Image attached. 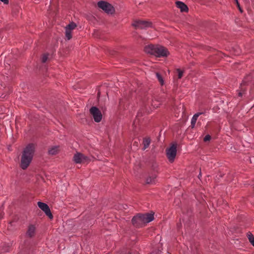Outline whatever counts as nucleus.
<instances>
[{
	"mask_svg": "<svg viewBox=\"0 0 254 254\" xmlns=\"http://www.w3.org/2000/svg\"><path fill=\"white\" fill-rule=\"evenodd\" d=\"M35 151V146L32 143L27 145L23 149L21 156L20 167L25 170L30 164Z\"/></svg>",
	"mask_w": 254,
	"mask_h": 254,
	"instance_id": "1",
	"label": "nucleus"
},
{
	"mask_svg": "<svg viewBox=\"0 0 254 254\" xmlns=\"http://www.w3.org/2000/svg\"><path fill=\"white\" fill-rule=\"evenodd\" d=\"M154 214L138 213L133 217L131 222L133 226L136 228H140L147 223L151 222L154 219Z\"/></svg>",
	"mask_w": 254,
	"mask_h": 254,
	"instance_id": "2",
	"label": "nucleus"
},
{
	"mask_svg": "<svg viewBox=\"0 0 254 254\" xmlns=\"http://www.w3.org/2000/svg\"><path fill=\"white\" fill-rule=\"evenodd\" d=\"M97 6L108 14H113L115 8L111 4L106 1L100 0L97 2Z\"/></svg>",
	"mask_w": 254,
	"mask_h": 254,
	"instance_id": "3",
	"label": "nucleus"
},
{
	"mask_svg": "<svg viewBox=\"0 0 254 254\" xmlns=\"http://www.w3.org/2000/svg\"><path fill=\"white\" fill-rule=\"evenodd\" d=\"M177 154V144L173 143L166 149L167 157L171 163L174 162Z\"/></svg>",
	"mask_w": 254,
	"mask_h": 254,
	"instance_id": "4",
	"label": "nucleus"
},
{
	"mask_svg": "<svg viewBox=\"0 0 254 254\" xmlns=\"http://www.w3.org/2000/svg\"><path fill=\"white\" fill-rule=\"evenodd\" d=\"M132 25L136 29H143L151 27L152 24L151 22L148 21L139 20L134 21Z\"/></svg>",
	"mask_w": 254,
	"mask_h": 254,
	"instance_id": "5",
	"label": "nucleus"
},
{
	"mask_svg": "<svg viewBox=\"0 0 254 254\" xmlns=\"http://www.w3.org/2000/svg\"><path fill=\"white\" fill-rule=\"evenodd\" d=\"M90 113L92 115L94 120L96 123L100 122L102 119V115L100 110L95 106L90 109Z\"/></svg>",
	"mask_w": 254,
	"mask_h": 254,
	"instance_id": "6",
	"label": "nucleus"
},
{
	"mask_svg": "<svg viewBox=\"0 0 254 254\" xmlns=\"http://www.w3.org/2000/svg\"><path fill=\"white\" fill-rule=\"evenodd\" d=\"M73 161L76 164L88 162L89 158L80 152H77L73 157Z\"/></svg>",
	"mask_w": 254,
	"mask_h": 254,
	"instance_id": "7",
	"label": "nucleus"
},
{
	"mask_svg": "<svg viewBox=\"0 0 254 254\" xmlns=\"http://www.w3.org/2000/svg\"><path fill=\"white\" fill-rule=\"evenodd\" d=\"M169 55V52L167 49L163 46L158 45L156 50L154 56L156 57H167Z\"/></svg>",
	"mask_w": 254,
	"mask_h": 254,
	"instance_id": "8",
	"label": "nucleus"
},
{
	"mask_svg": "<svg viewBox=\"0 0 254 254\" xmlns=\"http://www.w3.org/2000/svg\"><path fill=\"white\" fill-rule=\"evenodd\" d=\"M37 204L38 207L45 212V214L48 216L50 219H53V216L51 212L49 206L46 203L39 201L38 202Z\"/></svg>",
	"mask_w": 254,
	"mask_h": 254,
	"instance_id": "9",
	"label": "nucleus"
},
{
	"mask_svg": "<svg viewBox=\"0 0 254 254\" xmlns=\"http://www.w3.org/2000/svg\"><path fill=\"white\" fill-rule=\"evenodd\" d=\"M158 47V45H155L153 44H150L144 47V51L147 54H150L151 55H154L156 50Z\"/></svg>",
	"mask_w": 254,
	"mask_h": 254,
	"instance_id": "10",
	"label": "nucleus"
},
{
	"mask_svg": "<svg viewBox=\"0 0 254 254\" xmlns=\"http://www.w3.org/2000/svg\"><path fill=\"white\" fill-rule=\"evenodd\" d=\"M176 6L178 8H180L181 12H188L189 8L187 5L182 1H177L176 2Z\"/></svg>",
	"mask_w": 254,
	"mask_h": 254,
	"instance_id": "11",
	"label": "nucleus"
},
{
	"mask_svg": "<svg viewBox=\"0 0 254 254\" xmlns=\"http://www.w3.org/2000/svg\"><path fill=\"white\" fill-rule=\"evenodd\" d=\"M156 182V175L155 174H152L149 176L146 179V184L148 185L155 184Z\"/></svg>",
	"mask_w": 254,
	"mask_h": 254,
	"instance_id": "12",
	"label": "nucleus"
},
{
	"mask_svg": "<svg viewBox=\"0 0 254 254\" xmlns=\"http://www.w3.org/2000/svg\"><path fill=\"white\" fill-rule=\"evenodd\" d=\"M35 232V227L33 225H30L28 227L26 235L30 238L32 237Z\"/></svg>",
	"mask_w": 254,
	"mask_h": 254,
	"instance_id": "13",
	"label": "nucleus"
},
{
	"mask_svg": "<svg viewBox=\"0 0 254 254\" xmlns=\"http://www.w3.org/2000/svg\"><path fill=\"white\" fill-rule=\"evenodd\" d=\"M58 151L59 146H55L49 149L48 153L50 155H54L57 154L58 153Z\"/></svg>",
	"mask_w": 254,
	"mask_h": 254,
	"instance_id": "14",
	"label": "nucleus"
},
{
	"mask_svg": "<svg viewBox=\"0 0 254 254\" xmlns=\"http://www.w3.org/2000/svg\"><path fill=\"white\" fill-rule=\"evenodd\" d=\"M150 143V139L149 138H144L143 141V144L144 145L143 149L145 150L146 148L148 147Z\"/></svg>",
	"mask_w": 254,
	"mask_h": 254,
	"instance_id": "15",
	"label": "nucleus"
},
{
	"mask_svg": "<svg viewBox=\"0 0 254 254\" xmlns=\"http://www.w3.org/2000/svg\"><path fill=\"white\" fill-rule=\"evenodd\" d=\"M76 27V25L75 23L72 22L68 24L66 27L65 29L70 31L74 29Z\"/></svg>",
	"mask_w": 254,
	"mask_h": 254,
	"instance_id": "16",
	"label": "nucleus"
},
{
	"mask_svg": "<svg viewBox=\"0 0 254 254\" xmlns=\"http://www.w3.org/2000/svg\"><path fill=\"white\" fill-rule=\"evenodd\" d=\"M155 74H156V78H157L158 80L159 81L161 85H163L164 82V80H163V78L162 76L159 72H156Z\"/></svg>",
	"mask_w": 254,
	"mask_h": 254,
	"instance_id": "17",
	"label": "nucleus"
},
{
	"mask_svg": "<svg viewBox=\"0 0 254 254\" xmlns=\"http://www.w3.org/2000/svg\"><path fill=\"white\" fill-rule=\"evenodd\" d=\"M247 236L251 244L254 246V235L250 232L247 233Z\"/></svg>",
	"mask_w": 254,
	"mask_h": 254,
	"instance_id": "18",
	"label": "nucleus"
},
{
	"mask_svg": "<svg viewBox=\"0 0 254 254\" xmlns=\"http://www.w3.org/2000/svg\"><path fill=\"white\" fill-rule=\"evenodd\" d=\"M65 37L68 40L72 38L71 31L65 29Z\"/></svg>",
	"mask_w": 254,
	"mask_h": 254,
	"instance_id": "19",
	"label": "nucleus"
},
{
	"mask_svg": "<svg viewBox=\"0 0 254 254\" xmlns=\"http://www.w3.org/2000/svg\"><path fill=\"white\" fill-rule=\"evenodd\" d=\"M177 71L178 72V78L179 79H181L183 77L184 71L182 70L180 68H177Z\"/></svg>",
	"mask_w": 254,
	"mask_h": 254,
	"instance_id": "20",
	"label": "nucleus"
},
{
	"mask_svg": "<svg viewBox=\"0 0 254 254\" xmlns=\"http://www.w3.org/2000/svg\"><path fill=\"white\" fill-rule=\"evenodd\" d=\"M49 55L47 54H44L42 57V62L44 63L48 60Z\"/></svg>",
	"mask_w": 254,
	"mask_h": 254,
	"instance_id": "21",
	"label": "nucleus"
},
{
	"mask_svg": "<svg viewBox=\"0 0 254 254\" xmlns=\"http://www.w3.org/2000/svg\"><path fill=\"white\" fill-rule=\"evenodd\" d=\"M197 120H196L195 118L192 117L191 119V128H193L195 126V123L196 122Z\"/></svg>",
	"mask_w": 254,
	"mask_h": 254,
	"instance_id": "22",
	"label": "nucleus"
},
{
	"mask_svg": "<svg viewBox=\"0 0 254 254\" xmlns=\"http://www.w3.org/2000/svg\"><path fill=\"white\" fill-rule=\"evenodd\" d=\"M251 78L250 75H248L246 78H245L243 80V82L242 83L243 84H246L247 83V82L249 81V80Z\"/></svg>",
	"mask_w": 254,
	"mask_h": 254,
	"instance_id": "23",
	"label": "nucleus"
},
{
	"mask_svg": "<svg viewBox=\"0 0 254 254\" xmlns=\"http://www.w3.org/2000/svg\"><path fill=\"white\" fill-rule=\"evenodd\" d=\"M204 113L203 112H198V113H197L196 114H195L193 116V118H195L196 120H197V118L198 117L201 115H202Z\"/></svg>",
	"mask_w": 254,
	"mask_h": 254,
	"instance_id": "24",
	"label": "nucleus"
},
{
	"mask_svg": "<svg viewBox=\"0 0 254 254\" xmlns=\"http://www.w3.org/2000/svg\"><path fill=\"white\" fill-rule=\"evenodd\" d=\"M210 139H211V136L209 134H207L204 137L203 140H204V141L206 142L207 141L210 140Z\"/></svg>",
	"mask_w": 254,
	"mask_h": 254,
	"instance_id": "25",
	"label": "nucleus"
},
{
	"mask_svg": "<svg viewBox=\"0 0 254 254\" xmlns=\"http://www.w3.org/2000/svg\"><path fill=\"white\" fill-rule=\"evenodd\" d=\"M158 167V165L156 163H153L151 165V168L153 170H156Z\"/></svg>",
	"mask_w": 254,
	"mask_h": 254,
	"instance_id": "26",
	"label": "nucleus"
},
{
	"mask_svg": "<svg viewBox=\"0 0 254 254\" xmlns=\"http://www.w3.org/2000/svg\"><path fill=\"white\" fill-rule=\"evenodd\" d=\"M236 2L237 3L238 7L239 8V10L241 12H242L243 10H242L241 7H240V4H239V3L238 2V0H237V1H236Z\"/></svg>",
	"mask_w": 254,
	"mask_h": 254,
	"instance_id": "27",
	"label": "nucleus"
},
{
	"mask_svg": "<svg viewBox=\"0 0 254 254\" xmlns=\"http://www.w3.org/2000/svg\"><path fill=\"white\" fill-rule=\"evenodd\" d=\"M0 1H1L2 2H3V3L5 4H7L9 3V0H0Z\"/></svg>",
	"mask_w": 254,
	"mask_h": 254,
	"instance_id": "28",
	"label": "nucleus"
},
{
	"mask_svg": "<svg viewBox=\"0 0 254 254\" xmlns=\"http://www.w3.org/2000/svg\"><path fill=\"white\" fill-rule=\"evenodd\" d=\"M239 96L240 97H241V96H242V93H241V92H239Z\"/></svg>",
	"mask_w": 254,
	"mask_h": 254,
	"instance_id": "29",
	"label": "nucleus"
},
{
	"mask_svg": "<svg viewBox=\"0 0 254 254\" xmlns=\"http://www.w3.org/2000/svg\"><path fill=\"white\" fill-rule=\"evenodd\" d=\"M201 172L200 171V173H199V174L198 176V178H200V177L201 176Z\"/></svg>",
	"mask_w": 254,
	"mask_h": 254,
	"instance_id": "30",
	"label": "nucleus"
},
{
	"mask_svg": "<svg viewBox=\"0 0 254 254\" xmlns=\"http://www.w3.org/2000/svg\"><path fill=\"white\" fill-rule=\"evenodd\" d=\"M235 1H237V0H235Z\"/></svg>",
	"mask_w": 254,
	"mask_h": 254,
	"instance_id": "31",
	"label": "nucleus"
}]
</instances>
